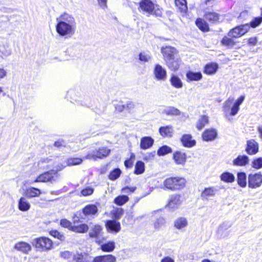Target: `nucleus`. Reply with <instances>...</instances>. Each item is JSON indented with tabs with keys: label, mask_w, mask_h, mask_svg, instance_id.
Segmentation results:
<instances>
[{
	"label": "nucleus",
	"mask_w": 262,
	"mask_h": 262,
	"mask_svg": "<svg viewBox=\"0 0 262 262\" xmlns=\"http://www.w3.org/2000/svg\"><path fill=\"white\" fill-rule=\"evenodd\" d=\"M181 204V196L178 194H173L170 196L167 207L171 209L178 208Z\"/></svg>",
	"instance_id": "f3484780"
},
{
	"label": "nucleus",
	"mask_w": 262,
	"mask_h": 262,
	"mask_svg": "<svg viewBox=\"0 0 262 262\" xmlns=\"http://www.w3.org/2000/svg\"><path fill=\"white\" fill-rule=\"evenodd\" d=\"M187 81H199L202 78V75L201 72H193L189 71L186 73Z\"/></svg>",
	"instance_id": "c756f323"
},
{
	"label": "nucleus",
	"mask_w": 262,
	"mask_h": 262,
	"mask_svg": "<svg viewBox=\"0 0 262 262\" xmlns=\"http://www.w3.org/2000/svg\"><path fill=\"white\" fill-rule=\"evenodd\" d=\"M217 234L218 236L220 237H222L224 236V227L223 226H221L219 227L217 230Z\"/></svg>",
	"instance_id": "338daca9"
},
{
	"label": "nucleus",
	"mask_w": 262,
	"mask_h": 262,
	"mask_svg": "<svg viewBox=\"0 0 262 262\" xmlns=\"http://www.w3.org/2000/svg\"><path fill=\"white\" fill-rule=\"evenodd\" d=\"M188 226V221L184 217H179L174 221V227L178 230H182Z\"/></svg>",
	"instance_id": "5701e85b"
},
{
	"label": "nucleus",
	"mask_w": 262,
	"mask_h": 262,
	"mask_svg": "<svg viewBox=\"0 0 262 262\" xmlns=\"http://www.w3.org/2000/svg\"><path fill=\"white\" fill-rule=\"evenodd\" d=\"M175 4L182 14L186 13L187 10L186 0H175Z\"/></svg>",
	"instance_id": "ea45409f"
},
{
	"label": "nucleus",
	"mask_w": 262,
	"mask_h": 262,
	"mask_svg": "<svg viewBox=\"0 0 262 262\" xmlns=\"http://www.w3.org/2000/svg\"><path fill=\"white\" fill-rule=\"evenodd\" d=\"M141 11L149 14H155L161 16L162 11L160 9L156 10V5L150 0H142L139 4Z\"/></svg>",
	"instance_id": "20e7f679"
},
{
	"label": "nucleus",
	"mask_w": 262,
	"mask_h": 262,
	"mask_svg": "<svg viewBox=\"0 0 262 262\" xmlns=\"http://www.w3.org/2000/svg\"><path fill=\"white\" fill-rule=\"evenodd\" d=\"M24 194L27 198L31 199L39 196L41 194V191L38 188L31 187L27 188Z\"/></svg>",
	"instance_id": "aec40b11"
},
{
	"label": "nucleus",
	"mask_w": 262,
	"mask_h": 262,
	"mask_svg": "<svg viewBox=\"0 0 262 262\" xmlns=\"http://www.w3.org/2000/svg\"><path fill=\"white\" fill-rule=\"evenodd\" d=\"M245 99L244 96H241L233 104V98L229 97L224 103L223 106V111L224 113L225 117L229 121H231L232 116L236 115L239 110V106L242 104Z\"/></svg>",
	"instance_id": "f03ea898"
},
{
	"label": "nucleus",
	"mask_w": 262,
	"mask_h": 262,
	"mask_svg": "<svg viewBox=\"0 0 262 262\" xmlns=\"http://www.w3.org/2000/svg\"><path fill=\"white\" fill-rule=\"evenodd\" d=\"M161 52L163 54L164 61H166L177 56V50L171 46H166L161 48Z\"/></svg>",
	"instance_id": "9b49d317"
},
{
	"label": "nucleus",
	"mask_w": 262,
	"mask_h": 262,
	"mask_svg": "<svg viewBox=\"0 0 262 262\" xmlns=\"http://www.w3.org/2000/svg\"><path fill=\"white\" fill-rule=\"evenodd\" d=\"M205 18L212 23H215L219 19V16L214 12H207L205 15Z\"/></svg>",
	"instance_id": "c03bdc74"
},
{
	"label": "nucleus",
	"mask_w": 262,
	"mask_h": 262,
	"mask_svg": "<svg viewBox=\"0 0 262 262\" xmlns=\"http://www.w3.org/2000/svg\"><path fill=\"white\" fill-rule=\"evenodd\" d=\"M262 22V17H256L250 23V27L255 28Z\"/></svg>",
	"instance_id": "4d7b16f0"
},
{
	"label": "nucleus",
	"mask_w": 262,
	"mask_h": 262,
	"mask_svg": "<svg viewBox=\"0 0 262 262\" xmlns=\"http://www.w3.org/2000/svg\"><path fill=\"white\" fill-rule=\"evenodd\" d=\"M197 27L202 31L206 32L209 30V26L207 23L202 18H198L195 21Z\"/></svg>",
	"instance_id": "a19ab883"
},
{
	"label": "nucleus",
	"mask_w": 262,
	"mask_h": 262,
	"mask_svg": "<svg viewBox=\"0 0 262 262\" xmlns=\"http://www.w3.org/2000/svg\"><path fill=\"white\" fill-rule=\"evenodd\" d=\"M14 249L24 254H27L32 250V247L29 244L26 242H19L14 245Z\"/></svg>",
	"instance_id": "2eb2a0df"
},
{
	"label": "nucleus",
	"mask_w": 262,
	"mask_h": 262,
	"mask_svg": "<svg viewBox=\"0 0 262 262\" xmlns=\"http://www.w3.org/2000/svg\"><path fill=\"white\" fill-rule=\"evenodd\" d=\"M111 150L110 149L107 147H102L88 154L85 156V158L86 159H93L94 160H96L97 158L102 159L108 156Z\"/></svg>",
	"instance_id": "6e6552de"
},
{
	"label": "nucleus",
	"mask_w": 262,
	"mask_h": 262,
	"mask_svg": "<svg viewBox=\"0 0 262 262\" xmlns=\"http://www.w3.org/2000/svg\"><path fill=\"white\" fill-rule=\"evenodd\" d=\"M250 29L248 24L235 27L228 33V36L234 38H238L246 34Z\"/></svg>",
	"instance_id": "1a4fd4ad"
},
{
	"label": "nucleus",
	"mask_w": 262,
	"mask_h": 262,
	"mask_svg": "<svg viewBox=\"0 0 262 262\" xmlns=\"http://www.w3.org/2000/svg\"><path fill=\"white\" fill-rule=\"evenodd\" d=\"M221 181L226 183H232L235 180V177L232 173L229 172H223L220 176Z\"/></svg>",
	"instance_id": "e433bc0d"
},
{
	"label": "nucleus",
	"mask_w": 262,
	"mask_h": 262,
	"mask_svg": "<svg viewBox=\"0 0 262 262\" xmlns=\"http://www.w3.org/2000/svg\"><path fill=\"white\" fill-rule=\"evenodd\" d=\"M54 145L58 148L64 147L66 146V142L62 140H59L54 142Z\"/></svg>",
	"instance_id": "052dcab7"
},
{
	"label": "nucleus",
	"mask_w": 262,
	"mask_h": 262,
	"mask_svg": "<svg viewBox=\"0 0 262 262\" xmlns=\"http://www.w3.org/2000/svg\"><path fill=\"white\" fill-rule=\"evenodd\" d=\"M54 180V177L52 176V172H47L38 176L35 180L33 181L30 182V184L33 183L37 182H47L49 181H52Z\"/></svg>",
	"instance_id": "a211bd4d"
},
{
	"label": "nucleus",
	"mask_w": 262,
	"mask_h": 262,
	"mask_svg": "<svg viewBox=\"0 0 262 262\" xmlns=\"http://www.w3.org/2000/svg\"><path fill=\"white\" fill-rule=\"evenodd\" d=\"M129 200L127 195H122L116 197L114 201V203L119 205L122 206L126 203Z\"/></svg>",
	"instance_id": "a18cd8bd"
},
{
	"label": "nucleus",
	"mask_w": 262,
	"mask_h": 262,
	"mask_svg": "<svg viewBox=\"0 0 262 262\" xmlns=\"http://www.w3.org/2000/svg\"><path fill=\"white\" fill-rule=\"evenodd\" d=\"M89 229V226L86 224H82L79 225H74L72 227V231L77 233H86Z\"/></svg>",
	"instance_id": "58836bf2"
},
{
	"label": "nucleus",
	"mask_w": 262,
	"mask_h": 262,
	"mask_svg": "<svg viewBox=\"0 0 262 262\" xmlns=\"http://www.w3.org/2000/svg\"><path fill=\"white\" fill-rule=\"evenodd\" d=\"M98 208L94 204L85 206L82 209V213L85 216H93L97 214Z\"/></svg>",
	"instance_id": "6ab92c4d"
},
{
	"label": "nucleus",
	"mask_w": 262,
	"mask_h": 262,
	"mask_svg": "<svg viewBox=\"0 0 262 262\" xmlns=\"http://www.w3.org/2000/svg\"><path fill=\"white\" fill-rule=\"evenodd\" d=\"M121 174V171L117 168L112 171L109 174V179L112 180H115L118 178Z\"/></svg>",
	"instance_id": "603ef678"
},
{
	"label": "nucleus",
	"mask_w": 262,
	"mask_h": 262,
	"mask_svg": "<svg viewBox=\"0 0 262 262\" xmlns=\"http://www.w3.org/2000/svg\"><path fill=\"white\" fill-rule=\"evenodd\" d=\"M116 260L115 256L108 254L96 256L93 258L92 262H115Z\"/></svg>",
	"instance_id": "a878e982"
},
{
	"label": "nucleus",
	"mask_w": 262,
	"mask_h": 262,
	"mask_svg": "<svg viewBox=\"0 0 262 262\" xmlns=\"http://www.w3.org/2000/svg\"><path fill=\"white\" fill-rule=\"evenodd\" d=\"M75 262H91V257L86 254L77 253L73 256Z\"/></svg>",
	"instance_id": "2f4dec72"
},
{
	"label": "nucleus",
	"mask_w": 262,
	"mask_h": 262,
	"mask_svg": "<svg viewBox=\"0 0 262 262\" xmlns=\"http://www.w3.org/2000/svg\"><path fill=\"white\" fill-rule=\"evenodd\" d=\"M173 132V128L171 126L161 127L159 128V133L163 137H171Z\"/></svg>",
	"instance_id": "f704fd0d"
},
{
	"label": "nucleus",
	"mask_w": 262,
	"mask_h": 262,
	"mask_svg": "<svg viewBox=\"0 0 262 262\" xmlns=\"http://www.w3.org/2000/svg\"><path fill=\"white\" fill-rule=\"evenodd\" d=\"M115 248V243L114 241H108L107 243L102 244L100 249L105 252H112Z\"/></svg>",
	"instance_id": "473e14b6"
},
{
	"label": "nucleus",
	"mask_w": 262,
	"mask_h": 262,
	"mask_svg": "<svg viewBox=\"0 0 262 262\" xmlns=\"http://www.w3.org/2000/svg\"><path fill=\"white\" fill-rule=\"evenodd\" d=\"M251 166L255 169L262 168V157H258L254 159L251 162Z\"/></svg>",
	"instance_id": "49530a36"
},
{
	"label": "nucleus",
	"mask_w": 262,
	"mask_h": 262,
	"mask_svg": "<svg viewBox=\"0 0 262 262\" xmlns=\"http://www.w3.org/2000/svg\"><path fill=\"white\" fill-rule=\"evenodd\" d=\"M160 262H174V260L169 256H165L161 260Z\"/></svg>",
	"instance_id": "774afa93"
},
{
	"label": "nucleus",
	"mask_w": 262,
	"mask_h": 262,
	"mask_svg": "<svg viewBox=\"0 0 262 262\" xmlns=\"http://www.w3.org/2000/svg\"><path fill=\"white\" fill-rule=\"evenodd\" d=\"M165 224V220L163 217H159L154 222V227L156 230H160Z\"/></svg>",
	"instance_id": "de8ad7c7"
},
{
	"label": "nucleus",
	"mask_w": 262,
	"mask_h": 262,
	"mask_svg": "<svg viewBox=\"0 0 262 262\" xmlns=\"http://www.w3.org/2000/svg\"><path fill=\"white\" fill-rule=\"evenodd\" d=\"M139 58L141 61L148 62L151 59V55L149 53L143 52L139 55Z\"/></svg>",
	"instance_id": "5fc2aeb1"
},
{
	"label": "nucleus",
	"mask_w": 262,
	"mask_h": 262,
	"mask_svg": "<svg viewBox=\"0 0 262 262\" xmlns=\"http://www.w3.org/2000/svg\"><path fill=\"white\" fill-rule=\"evenodd\" d=\"M155 156V152L147 153L144 157L145 160H149L154 159Z\"/></svg>",
	"instance_id": "69168bd1"
},
{
	"label": "nucleus",
	"mask_w": 262,
	"mask_h": 262,
	"mask_svg": "<svg viewBox=\"0 0 262 262\" xmlns=\"http://www.w3.org/2000/svg\"><path fill=\"white\" fill-rule=\"evenodd\" d=\"M219 65L215 62L207 64L204 68V73L207 75H213L217 72Z\"/></svg>",
	"instance_id": "cd10ccee"
},
{
	"label": "nucleus",
	"mask_w": 262,
	"mask_h": 262,
	"mask_svg": "<svg viewBox=\"0 0 262 262\" xmlns=\"http://www.w3.org/2000/svg\"><path fill=\"white\" fill-rule=\"evenodd\" d=\"M170 82L172 86L177 89H181L183 87V82L180 78L174 75H171Z\"/></svg>",
	"instance_id": "72a5a7b5"
},
{
	"label": "nucleus",
	"mask_w": 262,
	"mask_h": 262,
	"mask_svg": "<svg viewBox=\"0 0 262 262\" xmlns=\"http://www.w3.org/2000/svg\"><path fill=\"white\" fill-rule=\"evenodd\" d=\"M248 187L255 189L261 186L262 184V174L260 172L250 173L248 177Z\"/></svg>",
	"instance_id": "423d86ee"
},
{
	"label": "nucleus",
	"mask_w": 262,
	"mask_h": 262,
	"mask_svg": "<svg viewBox=\"0 0 262 262\" xmlns=\"http://www.w3.org/2000/svg\"><path fill=\"white\" fill-rule=\"evenodd\" d=\"M60 255L61 257L66 259H70L71 258H73L74 254L69 251H64L60 252Z\"/></svg>",
	"instance_id": "6e6d98bb"
},
{
	"label": "nucleus",
	"mask_w": 262,
	"mask_h": 262,
	"mask_svg": "<svg viewBox=\"0 0 262 262\" xmlns=\"http://www.w3.org/2000/svg\"><path fill=\"white\" fill-rule=\"evenodd\" d=\"M106 230L110 232L118 233L121 230L120 223L116 220H108L105 223Z\"/></svg>",
	"instance_id": "ddd939ff"
},
{
	"label": "nucleus",
	"mask_w": 262,
	"mask_h": 262,
	"mask_svg": "<svg viewBox=\"0 0 262 262\" xmlns=\"http://www.w3.org/2000/svg\"><path fill=\"white\" fill-rule=\"evenodd\" d=\"M90 231L89 235L90 237L96 239V242L99 244L102 243L100 239V237L103 234V227L98 224H93L92 223H90Z\"/></svg>",
	"instance_id": "39448f33"
},
{
	"label": "nucleus",
	"mask_w": 262,
	"mask_h": 262,
	"mask_svg": "<svg viewBox=\"0 0 262 262\" xmlns=\"http://www.w3.org/2000/svg\"><path fill=\"white\" fill-rule=\"evenodd\" d=\"M136 189V187H126L123 188L121 190V192L124 193H128L130 192H133Z\"/></svg>",
	"instance_id": "680f3d73"
},
{
	"label": "nucleus",
	"mask_w": 262,
	"mask_h": 262,
	"mask_svg": "<svg viewBox=\"0 0 262 262\" xmlns=\"http://www.w3.org/2000/svg\"><path fill=\"white\" fill-rule=\"evenodd\" d=\"M171 152L172 149L170 147L167 145H164L162 146L158 149L157 151V154L158 156H161L165 155L169 153H171Z\"/></svg>",
	"instance_id": "09e8293b"
},
{
	"label": "nucleus",
	"mask_w": 262,
	"mask_h": 262,
	"mask_svg": "<svg viewBox=\"0 0 262 262\" xmlns=\"http://www.w3.org/2000/svg\"><path fill=\"white\" fill-rule=\"evenodd\" d=\"M94 192V189L92 187H88L81 190V193L83 196H86L91 195Z\"/></svg>",
	"instance_id": "bf43d9fd"
},
{
	"label": "nucleus",
	"mask_w": 262,
	"mask_h": 262,
	"mask_svg": "<svg viewBox=\"0 0 262 262\" xmlns=\"http://www.w3.org/2000/svg\"><path fill=\"white\" fill-rule=\"evenodd\" d=\"M51 159L49 158H43L40 160L37 164L38 167L40 169L49 168L48 164L50 163Z\"/></svg>",
	"instance_id": "8fccbe9b"
},
{
	"label": "nucleus",
	"mask_w": 262,
	"mask_h": 262,
	"mask_svg": "<svg viewBox=\"0 0 262 262\" xmlns=\"http://www.w3.org/2000/svg\"><path fill=\"white\" fill-rule=\"evenodd\" d=\"M208 117L205 115L201 116L196 124V127L198 129L200 130L202 129L206 125L208 124Z\"/></svg>",
	"instance_id": "4c0bfd02"
},
{
	"label": "nucleus",
	"mask_w": 262,
	"mask_h": 262,
	"mask_svg": "<svg viewBox=\"0 0 262 262\" xmlns=\"http://www.w3.org/2000/svg\"><path fill=\"white\" fill-rule=\"evenodd\" d=\"M222 43L226 46L228 47H232L235 45V42L234 40L227 36H225L222 40Z\"/></svg>",
	"instance_id": "864d4df0"
},
{
	"label": "nucleus",
	"mask_w": 262,
	"mask_h": 262,
	"mask_svg": "<svg viewBox=\"0 0 262 262\" xmlns=\"http://www.w3.org/2000/svg\"><path fill=\"white\" fill-rule=\"evenodd\" d=\"M31 208V204L26 197H21L18 201V208L21 211H27Z\"/></svg>",
	"instance_id": "393cba45"
},
{
	"label": "nucleus",
	"mask_w": 262,
	"mask_h": 262,
	"mask_svg": "<svg viewBox=\"0 0 262 262\" xmlns=\"http://www.w3.org/2000/svg\"><path fill=\"white\" fill-rule=\"evenodd\" d=\"M180 59L178 56L171 58L165 61L168 68L171 71H177L180 66Z\"/></svg>",
	"instance_id": "412c9836"
},
{
	"label": "nucleus",
	"mask_w": 262,
	"mask_h": 262,
	"mask_svg": "<svg viewBox=\"0 0 262 262\" xmlns=\"http://www.w3.org/2000/svg\"><path fill=\"white\" fill-rule=\"evenodd\" d=\"M56 31L58 34L65 38H71L76 30V21L74 16L63 13L56 18Z\"/></svg>",
	"instance_id": "f257e3e1"
},
{
	"label": "nucleus",
	"mask_w": 262,
	"mask_h": 262,
	"mask_svg": "<svg viewBox=\"0 0 262 262\" xmlns=\"http://www.w3.org/2000/svg\"><path fill=\"white\" fill-rule=\"evenodd\" d=\"M217 130L213 128L206 129L202 134V138L205 141H211L217 138Z\"/></svg>",
	"instance_id": "dca6fc26"
},
{
	"label": "nucleus",
	"mask_w": 262,
	"mask_h": 262,
	"mask_svg": "<svg viewBox=\"0 0 262 262\" xmlns=\"http://www.w3.org/2000/svg\"><path fill=\"white\" fill-rule=\"evenodd\" d=\"M125 106V109L131 111L135 108V105L134 103L132 101H128L126 103Z\"/></svg>",
	"instance_id": "0e129e2a"
},
{
	"label": "nucleus",
	"mask_w": 262,
	"mask_h": 262,
	"mask_svg": "<svg viewBox=\"0 0 262 262\" xmlns=\"http://www.w3.org/2000/svg\"><path fill=\"white\" fill-rule=\"evenodd\" d=\"M237 177V182L238 185L241 187L245 188L247 184L246 173L244 172H238Z\"/></svg>",
	"instance_id": "c9c22d12"
},
{
	"label": "nucleus",
	"mask_w": 262,
	"mask_h": 262,
	"mask_svg": "<svg viewBox=\"0 0 262 262\" xmlns=\"http://www.w3.org/2000/svg\"><path fill=\"white\" fill-rule=\"evenodd\" d=\"M173 158L177 164L183 165L186 161V155L184 152L177 151L173 154Z\"/></svg>",
	"instance_id": "bb28decb"
},
{
	"label": "nucleus",
	"mask_w": 262,
	"mask_h": 262,
	"mask_svg": "<svg viewBox=\"0 0 262 262\" xmlns=\"http://www.w3.org/2000/svg\"><path fill=\"white\" fill-rule=\"evenodd\" d=\"M50 234L54 237L56 238L61 241H64L65 239L64 235L62 233H60L57 230H52L50 232Z\"/></svg>",
	"instance_id": "3c124183"
},
{
	"label": "nucleus",
	"mask_w": 262,
	"mask_h": 262,
	"mask_svg": "<svg viewBox=\"0 0 262 262\" xmlns=\"http://www.w3.org/2000/svg\"><path fill=\"white\" fill-rule=\"evenodd\" d=\"M145 171L144 163L141 161L137 162L135 165V173L136 174H140L143 173Z\"/></svg>",
	"instance_id": "37998d69"
},
{
	"label": "nucleus",
	"mask_w": 262,
	"mask_h": 262,
	"mask_svg": "<svg viewBox=\"0 0 262 262\" xmlns=\"http://www.w3.org/2000/svg\"><path fill=\"white\" fill-rule=\"evenodd\" d=\"M217 189L213 187L206 188L201 193V197L203 200L208 201L210 197L215 195Z\"/></svg>",
	"instance_id": "b1692460"
},
{
	"label": "nucleus",
	"mask_w": 262,
	"mask_h": 262,
	"mask_svg": "<svg viewBox=\"0 0 262 262\" xmlns=\"http://www.w3.org/2000/svg\"><path fill=\"white\" fill-rule=\"evenodd\" d=\"M60 224L62 227L68 228L71 230H72V227L73 226L72 225L71 223L67 219L61 220Z\"/></svg>",
	"instance_id": "13d9d810"
},
{
	"label": "nucleus",
	"mask_w": 262,
	"mask_h": 262,
	"mask_svg": "<svg viewBox=\"0 0 262 262\" xmlns=\"http://www.w3.org/2000/svg\"><path fill=\"white\" fill-rule=\"evenodd\" d=\"M259 149L258 143L253 139L247 141V145L245 151L249 155H254L256 154Z\"/></svg>",
	"instance_id": "f8f14e48"
},
{
	"label": "nucleus",
	"mask_w": 262,
	"mask_h": 262,
	"mask_svg": "<svg viewBox=\"0 0 262 262\" xmlns=\"http://www.w3.org/2000/svg\"><path fill=\"white\" fill-rule=\"evenodd\" d=\"M156 79L159 81H164L167 77V72L162 66L156 64L153 71Z\"/></svg>",
	"instance_id": "9d476101"
},
{
	"label": "nucleus",
	"mask_w": 262,
	"mask_h": 262,
	"mask_svg": "<svg viewBox=\"0 0 262 262\" xmlns=\"http://www.w3.org/2000/svg\"><path fill=\"white\" fill-rule=\"evenodd\" d=\"M186 180L181 177H171L166 179L163 183L164 189H168L172 191L180 190L186 186Z\"/></svg>",
	"instance_id": "7ed1b4c3"
},
{
	"label": "nucleus",
	"mask_w": 262,
	"mask_h": 262,
	"mask_svg": "<svg viewBox=\"0 0 262 262\" xmlns=\"http://www.w3.org/2000/svg\"><path fill=\"white\" fill-rule=\"evenodd\" d=\"M181 141L183 145L186 147H192L194 146L196 143L195 141L192 139V137L190 134L184 135Z\"/></svg>",
	"instance_id": "4be33fe9"
},
{
	"label": "nucleus",
	"mask_w": 262,
	"mask_h": 262,
	"mask_svg": "<svg viewBox=\"0 0 262 262\" xmlns=\"http://www.w3.org/2000/svg\"><path fill=\"white\" fill-rule=\"evenodd\" d=\"M249 158L247 155H238L232 161V165L234 166L244 167L249 163Z\"/></svg>",
	"instance_id": "4468645a"
},
{
	"label": "nucleus",
	"mask_w": 262,
	"mask_h": 262,
	"mask_svg": "<svg viewBox=\"0 0 262 262\" xmlns=\"http://www.w3.org/2000/svg\"><path fill=\"white\" fill-rule=\"evenodd\" d=\"M154 140L150 137H144L141 139L140 148L142 149L149 148L154 144Z\"/></svg>",
	"instance_id": "c85d7f7f"
},
{
	"label": "nucleus",
	"mask_w": 262,
	"mask_h": 262,
	"mask_svg": "<svg viewBox=\"0 0 262 262\" xmlns=\"http://www.w3.org/2000/svg\"><path fill=\"white\" fill-rule=\"evenodd\" d=\"M163 112L167 115L178 116L181 114L180 111L174 107H166L163 110Z\"/></svg>",
	"instance_id": "79ce46f5"
},
{
	"label": "nucleus",
	"mask_w": 262,
	"mask_h": 262,
	"mask_svg": "<svg viewBox=\"0 0 262 262\" xmlns=\"http://www.w3.org/2000/svg\"><path fill=\"white\" fill-rule=\"evenodd\" d=\"M97 1L101 8L105 9L107 8V0H97Z\"/></svg>",
	"instance_id": "e2e57ef3"
},
{
	"label": "nucleus",
	"mask_w": 262,
	"mask_h": 262,
	"mask_svg": "<svg viewBox=\"0 0 262 262\" xmlns=\"http://www.w3.org/2000/svg\"><path fill=\"white\" fill-rule=\"evenodd\" d=\"M82 162V159L80 158H70L67 160L66 162V164L64 165H62V167H59L57 169V170H61L64 167H66L67 166H74V165H77L81 164Z\"/></svg>",
	"instance_id": "7c9ffc66"
},
{
	"label": "nucleus",
	"mask_w": 262,
	"mask_h": 262,
	"mask_svg": "<svg viewBox=\"0 0 262 262\" xmlns=\"http://www.w3.org/2000/svg\"><path fill=\"white\" fill-rule=\"evenodd\" d=\"M33 244L36 248H41L43 250H50L53 247V242L49 238L40 237L33 240Z\"/></svg>",
	"instance_id": "0eeeda50"
}]
</instances>
